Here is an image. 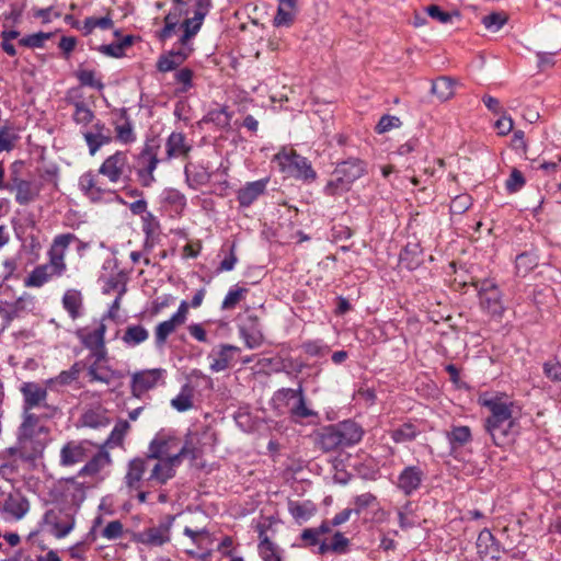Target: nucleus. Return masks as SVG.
<instances>
[{
  "instance_id": "1",
  "label": "nucleus",
  "mask_w": 561,
  "mask_h": 561,
  "mask_svg": "<svg viewBox=\"0 0 561 561\" xmlns=\"http://www.w3.org/2000/svg\"><path fill=\"white\" fill-rule=\"evenodd\" d=\"M362 427L347 420L321 427L316 433V445L324 453L334 451L357 444L363 437Z\"/></svg>"
},
{
  "instance_id": "2",
  "label": "nucleus",
  "mask_w": 561,
  "mask_h": 561,
  "mask_svg": "<svg viewBox=\"0 0 561 561\" xmlns=\"http://www.w3.org/2000/svg\"><path fill=\"white\" fill-rule=\"evenodd\" d=\"M491 415L485 421V430L495 445L504 444L513 434L516 422L512 415V405L500 401H486Z\"/></svg>"
},
{
  "instance_id": "3",
  "label": "nucleus",
  "mask_w": 561,
  "mask_h": 561,
  "mask_svg": "<svg viewBox=\"0 0 561 561\" xmlns=\"http://www.w3.org/2000/svg\"><path fill=\"white\" fill-rule=\"evenodd\" d=\"M43 414L22 412V423L18 428V440L24 443L38 457L45 448L42 435L46 436L49 428L41 424Z\"/></svg>"
},
{
  "instance_id": "4",
  "label": "nucleus",
  "mask_w": 561,
  "mask_h": 561,
  "mask_svg": "<svg viewBox=\"0 0 561 561\" xmlns=\"http://www.w3.org/2000/svg\"><path fill=\"white\" fill-rule=\"evenodd\" d=\"M195 458L194 450L187 444L181 445V439L169 433L159 432L150 442L147 456L154 459H170L174 456L182 461L184 457Z\"/></svg>"
},
{
  "instance_id": "5",
  "label": "nucleus",
  "mask_w": 561,
  "mask_h": 561,
  "mask_svg": "<svg viewBox=\"0 0 561 561\" xmlns=\"http://www.w3.org/2000/svg\"><path fill=\"white\" fill-rule=\"evenodd\" d=\"M366 171L365 161L358 158H348L336 165L333 171L334 179L328 183L325 190L329 194L348 191L351 185L362 178Z\"/></svg>"
},
{
  "instance_id": "6",
  "label": "nucleus",
  "mask_w": 561,
  "mask_h": 561,
  "mask_svg": "<svg viewBox=\"0 0 561 561\" xmlns=\"http://www.w3.org/2000/svg\"><path fill=\"white\" fill-rule=\"evenodd\" d=\"M47 387L35 381L23 382L20 387L23 397L22 412L34 413V409H42L43 417H54L58 413V408L47 402Z\"/></svg>"
},
{
  "instance_id": "7",
  "label": "nucleus",
  "mask_w": 561,
  "mask_h": 561,
  "mask_svg": "<svg viewBox=\"0 0 561 561\" xmlns=\"http://www.w3.org/2000/svg\"><path fill=\"white\" fill-rule=\"evenodd\" d=\"M282 173L298 180L313 181L317 178L316 171L307 158L298 154L293 149H282L274 156Z\"/></svg>"
},
{
  "instance_id": "8",
  "label": "nucleus",
  "mask_w": 561,
  "mask_h": 561,
  "mask_svg": "<svg viewBox=\"0 0 561 561\" xmlns=\"http://www.w3.org/2000/svg\"><path fill=\"white\" fill-rule=\"evenodd\" d=\"M41 526L55 538H65L76 526L75 511L71 506H54L45 512Z\"/></svg>"
},
{
  "instance_id": "9",
  "label": "nucleus",
  "mask_w": 561,
  "mask_h": 561,
  "mask_svg": "<svg viewBox=\"0 0 561 561\" xmlns=\"http://www.w3.org/2000/svg\"><path fill=\"white\" fill-rule=\"evenodd\" d=\"M175 520L174 515H165L158 525H152L131 535V541L148 548L162 547L171 541V530Z\"/></svg>"
},
{
  "instance_id": "10",
  "label": "nucleus",
  "mask_w": 561,
  "mask_h": 561,
  "mask_svg": "<svg viewBox=\"0 0 561 561\" xmlns=\"http://www.w3.org/2000/svg\"><path fill=\"white\" fill-rule=\"evenodd\" d=\"M474 286L479 294L481 309L492 317H501L504 306L497 285L490 279H483L474 283Z\"/></svg>"
},
{
  "instance_id": "11",
  "label": "nucleus",
  "mask_w": 561,
  "mask_h": 561,
  "mask_svg": "<svg viewBox=\"0 0 561 561\" xmlns=\"http://www.w3.org/2000/svg\"><path fill=\"white\" fill-rule=\"evenodd\" d=\"M274 400L285 403V405L288 407L290 415L295 419H307L316 415V413L307 407L301 387L298 389H279L276 391Z\"/></svg>"
},
{
  "instance_id": "12",
  "label": "nucleus",
  "mask_w": 561,
  "mask_h": 561,
  "mask_svg": "<svg viewBox=\"0 0 561 561\" xmlns=\"http://www.w3.org/2000/svg\"><path fill=\"white\" fill-rule=\"evenodd\" d=\"M78 238L73 233H62L55 237L48 251L49 262L45 265L55 276H61L66 271L65 255L71 242Z\"/></svg>"
},
{
  "instance_id": "13",
  "label": "nucleus",
  "mask_w": 561,
  "mask_h": 561,
  "mask_svg": "<svg viewBox=\"0 0 561 561\" xmlns=\"http://www.w3.org/2000/svg\"><path fill=\"white\" fill-rule=\"evenodd\" d=\"M167 370L153 368L136 371L131 375L130 390L133 396L140 398L147 391L165 383Z\"/></svg>"
},
{
  "instance_id": "14",
  "label": "nucleus",
  "mask_w": 561,
  "mask_h": 561,
  "mask_svg": "<svg viewBox=\"0 0 561 561\" xmlns=\"http://www.w3.org/2000/svg\"><path fill=\"white\" fill-rule=\"evenodd\" d=\"M137 175L139 182L145 187L150 186L156 181L153 171L159 163L157 147L146 145L137 157Z\"/></svg>"
},
{
  "instance_id": "15",
  "label": "nucleus",
  "mask_w": 561,
  "mask_h": 561,
  "mask_svg": "<svg viewBox=\"0 0 561 561\" xmlns=\"http://www.w3.org/2000/svg\"><path fill=\"white\" fill-rule=\"evenodd\" d=\"M127 168V154L123 151H116L104 160L99 169V173L106 176L111 182L117 183Z\"/></svg>"
},
{
  "instance_id": "16",
  "label": "nucleus",
  "mask_w": 561,
  "mask_h": 561,
  "mask_svg": "<svg viewBox=\"0 0 561 561\" xmlns=\"http://www.w3.org/2000/svg\"><path fill=\"white\" fill-rule=\"evenodd\" d=\"M181 463L176 456L170 459H154L150 466L148 481L165 484L175 476V467Z\"/></svg>"
},
{
  "instance_id": "17",
  "label": "nucleus",
  "mask_w": 561,
  "mask_h": 561,
  "mask_svg": "<svg viewBox=\"0 0 561 561\" xmlns=\"http://www.w3.org/2000/svg\"><path fill=\"white\" fill-rule=\"evenodd\" d=\"M190 42H182L180 38V48L172 49L168 55H163L159 58L157 68L161 72H168L180 66L192 53V47L188 45Z\"/></svg>"
},
{
  "instance_id": "18",
  "label": "nucleus",
  "mask_w": 561,
  "mask_h": 561,
  "mask_svg": "<svg viewBox=\"0 0 561 561\" xmlns=\"http://www.w3.org/2000/svg\"><path fill=\"white\" fill-rule=\"evenodd\" d=\"M151 463L152 461L147 455L130 460L125 476L126 485L131 490H139L144 474L150 469Z\"/></svg>"
},
{
  "instance_id": "19",
  "label": "nucleus",
  "mask_w": 561,
  "mask_h": 561,
  "mask_svg": "<svg viewBox=\"0 0 561 561\" xmlns=\"http://www.w3.org/2000/svg\"><path fill=\"white\" fill-rule=\"evenodd\" d=\"M192 148V144L183 133L173 131L165 142L167 159H186L190 156Z\"/></svg>"
},
{
  "instance_id": "20",
  "label": "nucleus",
  "mask_w": 561,
  "mask_h": 561,
  "mask_svg": "<svg viewBox=\"0 0 561 561\" xmlns=\"http://www.w3.org/2000/svg\"><path fill=\"white\" fill-rule=\"evenodd\" d=\"M424 479L423 470L417 466H409L398 477V488L405 494L411 495L416 491Z\"/></svg>"
},
{
  "instance_id": "21",
  "label": "nucleus",
  "mask_w": 561,
  "mask_h": 561,
  "mask_svg": "<svg viewBox=\"0 0 561 561\" xmlns=\"http://www.w3.org/2000/svg\"><path fill=\"white\" fill-rule=\"evenodd\" d=\"M239 332L249 348H256L263 342V335L261 333L259 318L256 316L249 314L247 317V323L239 327Z\"/></svg>"
},
{
  "instance_id": "22",
  "label": "nucleus",
  "mask_w": 561,
  "mask_h": 561,
  "mask_svg": "<svg viewBox=\"0 0 561 561\" xmlns=\"http://www.w3.org/2000/svg\"><path fill=\"white\" fill-rule=\"evenodd\" d=\"M88 449L83 443L68 442L60 450V465L64 467L75 466L88 458Z\"/></svg>"
},
{
  "instance_id": "23",
  "label": "nucleus",
  "mask_w": 561,
  "mask_h": 561,
  "mask_svg": "<svg viewBox=\"0 0 561 561\" xmlns=\"http://www.w3.org/2000/svg\"><path fill=\"white\" fill-rule=\"evenodd\" d=\"M268 180H257L247 183L238 191L237 199L241 207H249L252 205L266 190Z\"/></svg>"
},
{
  "instance_id": "24",
  "label": "nucleus",
  "mask_w": 561,
  "mask_h": 561,
  "mask_svg": "<svg viewBox=\"0 0 561 561\" xmlns=\"http://www.w3.org/2000/svg\"><path fill=\"white\" fill-rule=\"evenodd\" d=\"M476 545L477 552L482 560L499 558V545L489 529L484 528L483 530L480 531Z\"/></svg>"
},
{
  "instance_id": "25",
  "label": "nucleus",
  "mask_w": 561,
  "mask_h": 561,
  "mask_svg": "<svg viewBox=\"0 0 561 561\" xmlns=\"http://www.w3.org/2000/svg\"><path fill=\"white\" fill-rule=\"evenodd\" d=\"M30 510V502L20 493H10L3 502V511L16 519H21Z\"/></svg>"
},
{
  "instance_id": "26",
  "label": "nucleus",
  "mask_w": 561,
  "mask_h": 561,
  "mask_svg": "<svg viewBox=\"0 0 561 561\" xmlns=\"http://www.w3.org/2000/svg\"><path fill=\"white\" fill-rule=\"evenodd\" d=\"M423 262V250L419 242H408L400 253V263L408 270H416Z\"/></svg>"
},
{
  "instance_id": "27",
  "label": "nucleus",
  "mask_w": 561,
  "mask_h": 561,
  "mask_svg": "<svg viewBox=\"0 0 561 561\" xmlns=\"http://www.w3.org/2000/svg\"><path fill=\"white\" fill-rule=\"evenodd\" d=\"M111 463L110 454L99 450L78 472L79 477H93Z\"/></svg>"
},
{
  "instance_id": "28",
  "label": "nucleus",
  "mask_w": 561,
  "mask_h": 561,
  "mask_svg": "<svg viewBox=\"0 0 561 561\" xmlns=\"http://www.w3.org/2000/svg\"><path fill=\"white\" fill-rule=\"evenodd\" d=\"M115 133L116 139L123 144H130L136 140V136L134 133V128L131 122L127 116V111L122 110L119 114V118L115 121Z\"/></svg>"
},
{
  "instance_id": "29",
  "label": "nucleus",
  "mask_w": 561,
  "mask_h": 561,
  "mask_svg": "<svg viewBox=\"0 0 561 561\" xmlns=\"http://www.w3.org/2000/svg\"><path fill=\"white\" fill-rule=\"evenodd\" d=\"M239 352V347L230 345V344H224L220 346V350L217 353V356L213 359L210 364V369L213 371H222L227 369L233 359V356L236 353Z\"/></svg>"
},
{
  "instance_id": "30",
  "label": "nucleus",
  "mask_w": 561,
  "mask_h": 561,
  "mask_svg": "<svg viewBox=\"0 0 561 561\" xmlns=\"http://www.w3.org/2000/svg\"><path fill=\"white\" fill-rule=\"evenodd\" d=\"M88 376L90 381H100L108 385L116 377V373L106 363L90 364Z\"/></svg>"
},
{
  "instance_id": "31",
  "label": "nucleus",
  "mask_w": 561,
  "mask_h": 561,
  "mask_svg": "<svg viewBox=\"0 0 561 561\" xmlns=\"http://www.w3.org/2000/svg\"><path fill=\"white\" fill-rule=\"evenodd\" d=\"M211 0H195L194 21L195 26L192 31H188L185 36H182V42H190L193 36L199 31L203 20L209 11Z\"/></svg>"
},
{
  "instance_id": "32",
  "label": "nucleus",
  "mask_w": 561,
  "mask_h": 561,
  "mask_svg": "<svg viewBox=\"0 0 561 561\" xmlns=\"http://www.w3.org/2000/svg\"><path fill=\"white\" fill-rule=\"evenodd\" d=\"M456 81L450 77H439L432 84V93L440 101H447L455 94Z\"/></svg>"
},
{
  "instance_id": "33",
  "label": "nucleus",
  "mask_w": 561,
  "mask_h": 561,
  "mask_svg": "<svg viewBox=\"0 0 561 561\" xmlns=\"http://www.w3.org/2000/svg\"><path fill=\"white\" fill-rule=\"evenodd\" d=\"M194 388L190 383L182 386L180 393L171 400V405L179 412H185L193 408Z\"/></svg>"
},
{
  "instance_id": "34",
  "label": "nucleus",
  "mask_w": 561,
  "mask_h": 561,
  "mask_svg": "<svg viewBox=\"0 0 561 561\" xmlns=\"http://www.w3.org/2000/svg\"><path fill=\"white\" fill-rule=\"evenodd\" d=\"M62 306L68 311L71 319L80 317V309L82 307V296L80 291L69 289L62 297Z\"/></svg>"
},
{
  "instance_id": "35",
  "label": "nucleus",
  "mask_w": 561,
  "mask_h": 561,
  "mask_svg": "<svg viewBox=\"0 0 561 561\" xmlns=\"http://www.w3.org/2000/svg\"><path fill=\"white\" fill-rule=\"evenodd\" d=\"M259 552L263 561H282L277 548L268 539L263 528H260Z\"/></svg>"
},
{
  "instance_id": "36",
  "label": "nucleus",
  "mask_w": 561,
  "mask_h": 561,
  "mask_svg": "<svg viewBox=\"0 0 561 561\" xmlns=\"http://www.w3.org/2000/svg\"><path fill=\"white\" fill-rule=\"evenodd\" d=\"M105 331L106 327L101 322L93 331L81 334L80 339L84 347L91 351L105 344Z\"/></svg>"
},
{
  "instance_id": "37",
  "label": "nucleus",
  "mask_w": 561,
  "mask_h": 561,
  "mask_svg": "<svg viewBox=\"0 0 561 561\" xmlns=\"http://www.w3.org/2000/svg\"><path fill=\"white\" fill-rule=\"evenodd\" d=\"M55 274L50 273V270L45 265L36 266L30 275L25 278L24 285L26 287H41L47 283Z\"/></svg>"
},
{
  "instance_id": "38",
  "label": "nucleus",
  "mask_w": 561,
  "mask_h": 561,
  "mask_svg": "<svg viewBox=\"0 0 561 561\" xmlns=\"http://www.w3.org/2000/svg\"><path fill=\"white\" fill-rule=\"evenodd\" d=\"M295 0H279L274 23L277 26L289 25L294 20Z\"/></svg>"
},
{
  "instance_id": "39",
  "label": "nucleus",
  "mask_w": 561,
  "mask_h": 561,
  "mask_svg": "<svg viewBox=\"0 0 561 561\" xmlns=\"http://www.w3.org/2000/svg\"><path fill=\"white\" fill-rule=\"evenodd\" d=\"M348 539L344 537V535L340 531L335 533L331 542H321L319 546V553L324 554L329 551L335 552V553H344L347 550L348 547Z\"/></svg>"
},
{
  "instance_id": "40",
  "label": "nucleus",
  "mask_w": 561,
  "mask_h": 561,
  "mask_svg": "<svg viewBox=\"0 0 561 561\" xmlns=\"http://www.w3.org/2000/svg\"><path fill=\"white\" fill-rule=\"evenodd\" d=\"M288 511L296 520L301 522L309 519L313 515L314 507L310 502L289 501Z\"/></svg>"
},
{
  "instance_id": "41",
  "label": "nucleus",
  "mask_w": 561,
  "mask_h": 561,
  "mask_svg": "<svg viewBox=\"0 0 561 561\" xmlns=\"http://www.w3.org/2000/svg\"><path fill=\"white\" fill-rule=\"evenodd\" d=\"M82 424L88 427L98 428L110 424V420L102 410H88L81 417Z\"/></svg>"
},
{
  "instance_id": "42",
  "label": "nucleus",
  "mask_w": 561,
  "mask_h": 561,
  "mask_svg": "<svg viewBox=\"0 0 561 561\" xmlns=\"http://www.w3.org/2000/svg\"><path fill=\"white\" fill-rule=\"evenodd\" d=\"M76 77L81 85L90 87L99 91L104 89V84L101 79L96 78V72L92 69L79 68L76 71Z\"/></svg>"
},
{
  "instance_id": "43",
  "label": "nucleus",
  "mask_w": 561,
  "mask_h": 561,
  "mask_svg": "<svg viewBox=\"0 0 561 561\" xmlns=\"http://www.w3.org/2000/svg\"><path fill=\"white\" fill-rule=\"evenodd\" d=\"M419 434V431L412 423H404L398 428L390 432L391 438L394 443H405L413 440Z\"/></svg>"
},
{
  "instance_id": "44",
  "label": "nucleus",
  "mask_w": 561,
  "mask_h": 561,
  "mask_svg": "<svg viewBox=\"0 0 561 561\" xmlns=\"http://www.w3.org/2000/svg\"><path fill=\"white\" fill-rule=\"evenodd\" d=\"M15 191H16L15 201L20 205L30 204L38 195V190H35L33 187V184L26 180L23 183H19V187Z\"/></svg>"
},
{
  "instance_id": "45",
  "label": "nucleus",
  "mask_w": 561,
  "mask_h": 561,
  "mask_svg": "<svg viewBox=\"0 0 561 561\" xmlns=\"http://www.w3.org/2000/svg\"><path fill=\"white\" fill-rule=\"evenodd\" d=\"M149 336L148 331L142 325L127 327L123 340L129 345H138L145 342Z\"/></svg>"
},
{
  "instance_id": "46",
  "label": "nucleus",
  "mask_w": 561,
  "mask_h": 561,
  "mask_svg": "<svg viewBox=\"0 0 561 561\" xmlns=\"http://www.w3.org/2000/svg\"><path fill=\"white\" fill-rule=\"evenodd\" d=\"M178 327L180 325L175 323V321H173L172 318L163 322H160L154 330L156 344L158 346H162L165 343L168 336L172 334Z\"/></svg>"
},
{
  "instance_id": "47",
  "label": "nucleus",
  "mask_w": 561,
  "mask_h": 561,
  "mask_svg": "<svg viewBox=\"0 0 561 561\" xmlns=\"http://www.w3.org/2000/svg\"><path fill=\"white\" fill-rule=\"evenodd\" d=\"M1 454H4L7 459L14 456H18L23 460H34L37 458V456L32 451V448H28L24 443L18 439L15 446L7 448Z\"/></svg>"
},
{
  "instance_id": "48",
  "label": "nucleus",
  "mask_w": 561,
  "mask_h": 561,
  "mask_svg": "<svg viewBox=\"0 0 561 561\" xmlns=\"http://www.w3.org/2000/svg\"><path fill=\"white\" fill-rule=\"evenodd\" d=\"M247 293H248V289L244 287L237 286L233 289H230L221 304V309L222 310L234 309L236 306L245 298Z\"/></svg>"
},
{
  "instance_id": "49",
  "label": "nucleus",
  "mask_w": 561,
  "mask_h": 561,
  "mask_svg": "<svg viewBox=\"0 0 561 561\" xmlns=\"http://www.w3.org/2000/svg\"><path fill=\"white\" fill-rule=\"evenodd\" d=\"M448 440L451 445L463 446L471 439V432L468 426H455L447 433Z\"/></svg>"
},
{
  "instance_id": "50",
  "label": "nucleus",
  "mask_w": 561,
  "mask_h": 561,
  "mask_svg": "<svg viewBox=\"0 0 561 561\" xmlns=\"http://www.w3.org/2000/svg\"><path fill=\"white\" fill-rule=\"evenodd\" d=\"M84 139L87 141V145L89 146L91 154H94L102 145L111 141V137L108 135H104L101 131L85 133Z\"/></svg>"
},
{
  "instance_id": "51",
  "label": "nucleus",
  "mask_w": 561,
  "mask_h": 561,
  "mask_svg": "<svg viewBox=\"0 0 561 561\" xmlns=\"http://www.w3.org/2000/svg\"><path fill=\"white\" fill-rule=\"evenodd\" d=\"M516 270L518 274L526 275L537 266V257L531 253H522L516 257Z\"/></svg>"
},
{
  "instance_id": "52",
  "label": "nucleus",
  "mask_w": 561,
  "mask_h": 561,
  "mask_svg": "<svg viewBox=\"0 0 561 561\" xmlns=\"http://www.w3.org/2000/svg\"><path fill=\"white\" fill-rule=\"evenodd\" d=\"M94 118V113L83 102L75 103L73 119L77 124L88 125Z\"/></svg>"
},
{
  "instance_id": "53",
  "label": "nucleus",
  "mask_w": 561,
  "mask_h": 561,
  "mask_svg": "<svg viewBox=\"0 0 561 561\" xmlns=\"http://www.w3.org/2000/svg\"><path fill=\"white\" fill-rule=\"evenodd\" d=\"M507 21V16L502 13L493 12L482 18V23L485 28L497 32Z\"/></svg>"
},
{
  "instance_id": "54",
  "label": "nucleus",
  "mask_w": 561,
  "mask_h": 561,
  "mask_svg": "<svg viewBox=\"0 0 561 561\" xmlns=\"http://www.w3.org/2000/svg\"><path fill=\"white\" fill-rule=\"evenodd\" d=\"M472 205V198L468 194L456 196L450 203V211L453 214H463Z\"/></svg>"
},
{
  "instance_id": "55",
  "label": "nucleus",
  "mask_w": 561,
  "mask_h": 561,
  "mask_svg": "<svg viewBox=\"0 0 561 561\" xmlns=\"http://www.w3.org/2000/svg\"><path fill=\"white\" fill-rule=\"evenodd\" d=\"M49 37L50 33L38 32L21 38L19 44L24 47H42Z\"/></svg>"
},
{
  "instance_id": "56",
  "label": "nucleus",
  "mask_w": 561,
  "mask_h": 561,
  "mask_svg": "<svg viewBox=\"0 0 561 561\" xmlns=\"http://www.w3.org/2000/svg\"><path fill=\"white\" fill-rule=\"evenodd\" d=\"M543 373L552 381H561V362L557 358L549 359L543 364Z\"/></svg>"
},
{
  "instance_id": "57",
  "label": "nucleus",
  "mask_w": 561,
  "mask_h": 561,
  "mask_svg": "<svg viewBox=\"0 0 561 561\" xmlns=\"http://www.w3.org/2000/svg\"><path fill=\"white\" fill-rule=\"evenodd\" d=\"M524 185H525V178H524L523 173L517 169H513L510 178L506 180V190L510 193H516Z\"/></svg>"
},
{
  "instance_id": "58",
  "label": "nucleus",
  "mask_w": 561,
  "mask_h": 561,
  "mask_svg": "<svg viewBox=\"0 0 561 561\" xmlns=\"http://www.w3.org/2000/svg\"><path fill=\"white\" fill-rule=\"evenodd\" d=\"M113 26V21L108 16L103 18H88L84 21V28L88 33L92 32L95 27H100L103 30L111 28Z\"/></svg>"
},
{
  "instance_id": "59",
  "label": "nucleus",
  "mask_w": 561,
  "mask_h": 561,
  "mask_svg": "<svg viewBox=\"0 0 561 561\" xmlns=\"http://www.w3.org/2000/svg\"><path fill=\"white\" fill-rule=\"evenodd\" d=\"M207 118L208 121L221 127L228 126L230 122V115L227 113L226 107L210 111L207 115Z\"/></svg>"
},
{
  "instance_id": "60",
  "label": "nucleus",
  "mask_w": 561,
  "mask_h": 561,
  "mask_svg": "<svg viewBox=\"0 0 561 561\" xmlns=\"http://www.w3.org/2000/svg\"><path fill=\"white\" fill-rule=\"evenodd\" d=\"M400 124H401V122H400L399 117L391 116V115H383V116H381V118L379 119V122L376 126V131L378 134H383L392 128L399 127Z\"/></svg>"
},
{
  "instance_id": "61",
  "label": "nucleus",
  "mask_w": 561,
  "mask_h": 561,
  "mask_svg": "<svg viewBox=\"0 0 561 561\" xmlns=\"http://www.w3.org/2000/svg\"><path fill=\"white\" fill-rule=\"evenodd\" d=\"M128 428H129L128 422L124 421V422L117 423L115 425V427L113 428V431L107 439V443H112L114 445H121Z\"/></svg>"
},
{
  "instance_id": "62",
  "label": "nucleus",
  "mask_w": 561,
  "mask_h": 561,
  "mask_svg": "<svg viewBox=\"0 0 561 561\" xmlns=\"http://www.w3.org/2000/svg\"><path fill=\"white\" fill-rule=\"evenodd\" d=\"M123 534V524L119 520L110 522L102 531V536L108 540L117 539Z\"/></svg>"
},
{
  "instance_id": "63",
  "label": "nucleus",
  "mask_w": 561,
  "mask_h": 561,
  "mask_svg": "<svg viewBox=\"0 0 561 561\" xmlns=\"http://www.w3.org/2000/svg\"><path fill=\"white\" fill-rule=\"evenodd\" d=\"M80 185L82 190L89 195L91 198L95 199V195L101 193V190L95 186L94 179L91 174H85L80 180Z\"/></svg>"
},
{
  "instance_id": "64",
  "label": "nucleus",
  "mask_w": 561,
  "mask_h": 561,
  "mask_svg": "<svg viewBox=\"0 0 561 561\" xmlns=\"http://www.w3.org/2000/svg\"><path fill=\"white\" fill-rule=\"evenodd\" d=\"M165 201L174 206L176 209H183L186 205V198L185 196L176 191V190H170L167 192Z\"/></svg>"
}]
</instances>
